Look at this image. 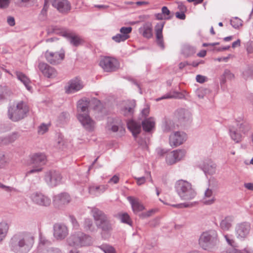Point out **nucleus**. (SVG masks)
Returning <instances> with one entry per match:
<instances>
[{"label": "nucleus", "mask_w": 253, "mask_h": 253, "mask_svg": "<svg viewBox=\"0 0 253 253\" xmlns=\"http://www.w3.org/2000/svg\"><path fill=\"white\" fill-rule=\"evenodd\" d=\"M214 196L212 191H205L204 197L202 200V202L205 205H211L214 201Z\"/></svg>", "instance_id": "obj_34"}, {"label": "nucleus", "mask_w": 253, "mask_h": 253, "mask_svg": "<svg viewBox=\"0 0 253 253\" xmlns=\"http://www.w3.org/2000/svg\"><path fill=\"white\" fill-rule=\"evenodd\" d=\"M9 0H0V8L7 7L9 4Z\"/></svg>", "instance_id": "obj_59"}, {"label": "nucleus", "mask_w": 253, "mask_h": 253, "mask_svg": "<svg viewBox=\"0 0 253 253\" xmlns=\"http://www.w3.org/2000/svg\"><path fill=\"white\" fill-rule=\"evenodd\" d=\"M136 180V183L137 185H140L145 183L146 179L145 177L144 176H142L138 178H135Z\"/></svg>", "instance_id": "obj_63"}, {"label": "nucleus", "mask_w": 253, "mask_h": 253, "mask_svg": "<svg viewBox=\"0 0 253 253\" xmlns=\"http://www.w3.org/2000/svg\"><path fill=\"white\" fill-rule=\"evenodd\" d=\"M186 151L184 149H177L168 154L166 162L169 165H172L182 160L185 156Z\"/></svg>", "instance_id": "obj_14"}, {"label": "nucleus", "mask_w": 253, "mask_h": 253, "mask_svg": "<svg viewBox=\"0 0 253 253\" xmlns=\"http://www.w3.org/2000/svg\"><path fill=\"white\" fill-rule=\"evenodd\" d=\"M7 162V160L4 154L0 151V168L3 167Z\"/></svg>", "instance_id": "obj_55"}, {"label": "nucleus", "mask_w": 253, "mask_h": 253, "mask_svg": "<svg viewBox=\"0 0 253 253\" xmlns=\"http://www.w3.org/2000/svg\"><path fill=\"white\" fill-rule=\"evenodd\" d=\"M178 194L182 199L189 200L193 199L196 194L195 191H178Z\"/></svg>", "instance_id": "obj_36"}, {"label": "nucleus", "mask_w": 253, "mask_h": 253, "mask_svg": "<svg viewBox=\"0 0 253 253\" xmlns=\"http://www.w3.org/2000/svg\"><path fill=\"white\" fill-rule=\"evenodd\" d=\"M234 78V75L231 72V71L228 69H225L224 73L222 76L221 77L220 79V84L221 85L224 84L226 80H231Z\"/></svg>", "instance_id": "obj_40"}, {"label": "nucleus", "mask_w": 253, "mask_h": 253, "mask_svg": "<svg viewBox=\"0 0 253 253\" xmlns=\"http://www.w3.org/2000/svg\"><path fill=\"white\" fill-rule=\"evenodd\" d=\"M9 229L8 225L5 222H0V242L4 239Z\"/></svg>", "instance_id": "obj_39"}, {"label": "nucleus", "mask_w": 253, "mask_h": 253, "mask_svg": "<svg viewBox=\"0 0 253 253\" xmlns=\"http://www.w3.org/2000/svg\"><path fill=\"white\" fill-rule=\"evenodd\" d=\"M15 74L17 79L23 84L27 90L31 91L32 87L31 86V81L30 79L23 73L16 71L15 72Z\"/></svg>", "instance_id": "obj_24"}, {"label": "nucleus", "mask_w": 253, "mask_h": 253, "mask_svg": "<svg viewBox=\"0 0 253 253\" xmlns=\"http://www.w3.org/2000/svg\"><path fill=\"white\" fill-rule=\"evenodd\" d=\"M30 198L34 204L40 206L46 207L49 206L51 204L50 199L40 191L33 192Z\"/></svg>", "instance_id": "obj_8"}, {"label": "nucleus", "mask_w": 253, "mask_h": 253, "mask_svg": "<svg viewBox=\"0 0 253 253\" xmlns=\"http://www.w3.org/2000/svg\"><path fill=\"white\" fill-rule=\"evenodd\" d=\"M35 237L30 232H21L14 234L9 242L11 251L15 253H27L33 246Z\"/></svg>", "instance_id": "obj_1"}, {"label": "nucleus", "mask_w": 253, "mask_h": 253, "mask_svg": "<svg viewBox=\"0 0 253 253\" xmlns=\"http://www.w3.org/2000/svg\"><path fill=\"white\" fill-rule=\"evenodd\" d=\"M91 212L96 226L108 218V216L102 211L96 207H92Z\"/></svg>", "instance_id": "obj_20"}, {"label": "nucleus", "mask_w": 253, "mask_h": 253, "mask_svg": "<svg viewBox=\"0 0 253 253\" xmlns=\"http://www.w3.org/2000/svg\"><path fill=\"white\" fill-rule=\"evenodd\" d=\"M63 36L67 38L70 44L74 46H79L84 42L83 39L74 32L66 31L63 33Z\"/></svg>", "instance_id": "obj_18"}, {"label": "nucleus", "mask_w": 253, "mask_h": 253, "mask_svg": "<svg viewBox=\"0 0 253 253\" xmlns=\"http://www.w3.org/2000/svg\"><path fill=\"white\" fill-rule=\"evenodd\" d=\"M203 170L206 174L212 175L215 173L216 165L211 161L205 163L203 165Z\"/></svg>", "instance_id": "obj_30"}, {"label": "nucleus", "mask_w": 253, "mask_h": 253, "mask_svg": "<svg viewBox=\"0 0 253 253\" xmlns=\"http://www.w3.org/2000/svg\"><path fill=\"white\" fill-rule=\"evenodd\" d=\"M128 129L131 132L132 135L136 140L137 135L141 131V126L133 120H130L127 122Z\"/></svg>", "instance_id": "obj_23"}, {"label": "nucleus", "mask_w": 253, "mask_h": 253, "mask_svg": "<svg viewBox=\"0 0 253 253\" xmlns=\"http://www.w3.org/2000/svg\"><path fill=\"white\" fill-rule=\"evenodd\" d=\"M229 135L231 139L234 140L236 143H239L242 140V135L237 132L236 129L233 126H230Z\"/></svg>", "instance_id": "obj_35"}, {"label": "nucleus", "mask_w": 253, "mask_h": 253, "mask_svg": "<svg viewBox=\"0 0 253 253\" xmlns=\"http://www.w3.org/2000/svg\"><path fill=\"white\" fill-rule=\"evenodd\" d=\"M135 106L136 104L134 101H129L126 106L122 109L121 114L127 117H132L134 113V109Z\"/></svg>", "instance_id": "obj_25"}, {"label": "nucleus", "mask_w": 253, "mask_h": 253, "mask_svg": "<svg viewBox=\"0 0 253 253\" xmlns=\"http://www.w3.org/2000/svg\"><path fill=\"white\" fill-rule=\"evenodd\" d=\"M142 126L145 131L150 132L155 127V122L152 118L145 119L142 122Z\"/></svg>", "instance_id": "obj_33"}, {"label": "nucleus", "mask_w": 253, "mask_h": 253, "mask_svg": "<svg viewBox=\"0 0 253 253\" xmlns=\"http://www.w3.org/2000/svg\"><path fill=\"white\" fill-rule=\"evenodd\" d=\"M62 176L59 171L50 170L46 172L44 180L46 184L50 187H53L61 183Z\"/></svg>", "instance_id": "obj_9"}, {"label": "nucleus", "mask_w": 253, "mask_h": 253, "mask_svg": "<svg viewBox=\"0 0 253 253\" xmlns=\"http://www.w3.org/2000/svg\"><path fill=\"white\" fill-rule=\"evenodd\" d=\"M218 185L217 181L213 178L209 180V187L206 190H212V188H216Z\"/></svg>", "instance_id": "obj_51"}, {"label": "nucleus", "mask_w": 253, "mask_h": 253, "mask_svg": "<svg viewBox=\"0 0 253 253\" xmlns=\"http://www.w3.org/2000/svg\"><path fill=\"white\" fill-rule=\"evenodd\" d=\"M208 91L206 88H199L196 91V94L199 98H203Z\"/></svg>", "instance_id": "obj_52"}, {"label": "nucleus", "mask_w": 253, "mask_h": 253, "mask_svg": "<svg viewBox=\"0 0 253 253\" xmlns=\"http://www.w3.org/2000/svg\"><path fill=\"white\" fill-rule=\"evenodd\" d=\"M119 177L117 175H115L111 178L110 179L108 182L109 183H113L114 184H116L119 182Z\"/></svg>", "instance_id": "obj_62"}, {"label": "nucleus", "mask_w": 253, "mask_h": 253, "mask_svg": "<svg viewBox=\"0 0 253 253\" xmlns=\"http://www.w3.org/2000/svg\"><path fill=\"white\" fill-rule=\"evenodd\" d=\"M139 32L143 37L150 39L152 36V27L150 23H145L139 28Z\"/></svg>", "instance_id": "obj_26"}, {"label": "nucleus", "mask_w": 253, "mask_h": 253, "mask_svg": "<svg viewBox=\"0 0 253 253\" xmlns=\"http://www.w3.org/2000/svg\"><path fill=\"white\" fill-rule=\"evenodd\" d=\"M7 22L8 25L10 26H13L15 25V19L14 17L9 16L7 18Z\"/></svg>", "instance_id": "obj_64"}, {"label": "nucleus", "mask_w": 253, "mask_h": 253, "mask_svg": "<svg viewBox=\"0 0 253 253\" xmlns=\"http://www.w3.org/2000/svg\"><path fill=\"white\" fill-rule=\"evenodd\" d=\"M162 12L165 16H171V18L173 16L170 15V12L167 6H164L162 8Z\"/></svg>", "instance_id": "obj_56"}, {"label": "nucleus", "mask_w": 253, "mask_h": 253, "mask_svg": "<svg viewBox=\"0 0 253 253\" xmlns=\"http://www.w3.org/2000/svg\"><path fill=\"white\" fill-rule=\"evenodd\" d=\"M97 227L101 229L102 232L107 233H110L113 229L112 224L109 220V218L104 221L99 223V224H98Z\"/></svg>", "instance_id": "obj_32"}, {"label": "nucleus", "mask_w": 253, "mask_h": 253, "mask_svg": "<svg viewBox=\"0 0 253 253\" xmlns=\"http://www.w3.org/2000/svg\"><path fill=\"white\" fill-rule=\"evenodd\" d=\"M70 220L72 223V224H73L74 227L75 229H78L79 226V225L76 219L73 216H70Z\"/></svg>", "instance_id": "obj_60"}, {"label": "nucleus", "mask_w": 253, "mask_h": 253, "mask_svg": "<svg viewBox=\"0 0 253 253\" xmlns=\"http://www.w3.org/2000/svg\"><path fill=\"white\" fill-rule=\"evenodd\" d=\"M186 134L183 132L176 131L169 136V144L172 147H177L186 140Z\"/></svg>", "instance_id": "obj_15"}, {"label": "nucleus", "mask_w": 253, "mask_h": 253, "mask_svg": "<svg viewBox=\"0 0 253 253\" xmlns=\"http://www.w3.org/2000/svg\"><path fill=\"white\" fill-rule=\"evenodd\" d=\"M46 163V157L43 153H38L33 155L31 158V164L33 165V169L27 171L26 176L41 171L42 168L41 167Z\"/></svg>", "instance_id": "obj_6"}, {"label": "nucleus", "mask_w": 253, "mask_h": 253, "mask_svg": "<svg viewBox=\"0 0 253 253\" xmlns=\"http://www.w3.org/2000/svg\"><path fill=\"white\" fill-rule=\"evenodd\" d=\"M53 235L57 240H63L68 234L67 227L64 224L56 223L53 226Z\"/></svg>", "instance_id": "obj_17"}, {"label": "nucleus", "mask_w": 253, "mask_h": 253, "mask_svg": "<svg viewBox=\"0 0 253 253\" xmlns=\"http://www.w3.org/2000/svg\"><path fill=\"white\" fill-rule=\"evenodd\" d=\"M19 137L18 132H13L10 135L5 137H0V145H6L13 142Z\"/></svg>", "instance_id": "obj_28"}, {"label": "nucleus", "mask_w": 253, "mask_h": 253, "mask_svg": "<svg viewBox=\"0 0 253 253\" xmlns=\"http://www.w3.org/2000/svg\"><path fill=\"white\" fill-rule=\"evenodd\" d=\"M127 199L129 202L132 211L135 214H137L144 210V206L138 199L131 196L127 197Z\"/></svg>", "instance_id": "obj_22"}, {"label": "nucleus", "mask_w": 253, "mask_h": 253, "mask_svg": "<svg viewBox=\"0 0 253 253\" xmlns=\"http://www.w3.org/2000/svg\"><path fill=\"white\" fill-rule=\"evenodd\" d=\"M84 86L82 81L80 78L76 77L70 80L65 86V92L68 94L74 93L82 89Z\"/></svg>", "instance_id": "obj_10"}, {"label": "nucleus", "mask_w": 253, "mask_h": 253, "mask_svg": "<svg viewBox=\"0 0 253 253\" xmlns=\"http://www.w3.org/2000/svg\"><path fill=\"white\" fill-rule=\"evenodd\" d=\"M71 198L66 192H62L53 198V204L55 208L60 209L70 203Z\"/></svg>", "instance_id": "obj_13"}, {"label": "nucleus", "mask_w": 253, "mask_h": 253, "mask_svg": "<svg viewBox=\"0 0 253 253\" xmlns=\"http://www.w3.org/2000/svg\"><path fill=\"white\" fill-rule=\"evenodd\" d=\"M99 65L103 70L107 72L116 71L120 66L117 59L109 56H106L101 59Z\"/></svg>", "instance_id": "obj_7"}, {"label": "nucleus", "mask_w": 253, "mask_h": 253, "mask_svg": "<svg viewBox=\"0 0 253 253\" xmlns=\"http://www.w3.org/2000/svg\"><path fill=\"white\" fill-rule=\"evenodd\" d=\"M105 253H115L114 249L107 245H102L99 247Z\"/></svg>", "instance_id": "obj_49"}, {"label": "nucleus", "mask_w": 253, "mask_h": 253, "mask_svg": "<svg viewBox=\"0 0 253 253\" xmlns=\"http://www.w3.org/2000/svg\"><path fill=\"white\" fill-rule=\"evenodd\" d=\"M29 112V107L23 101L18 102L15 106H10L8 110V116L13 122H18L26 117Z\"/></svg>", "instance_id": "obj_3"}, {"label": "nucleus", "mask_w": 253, "mask_h": 253, "mask_svg": "<svg viewBox=\"0 0 253 253\" xmlns=\"http://www.w3.org/2000/svg\"><path fill=\"white\" fill-rule=\"evenodd\" d=\"M251 230V224L247 222H243L236 225L235 234L237 238L240 240L246 238Z\"/></svg>", "instance_id": "obj_12"}, {"label": "nucleus", "mask_w": 253, "mask_h": 253, "mask_svg": "<svg viewBox=\"0 0 253 253\" xmlns=\"http://www.w3.org/2000/svg\"><path fill=\"white\" fill-rule=\"evenodd\" d=\"M243 77L245 80L253 78V66L247 67L243 72Z\"/></svg>", "instance_id": "obj_45"}, {"label": "nucleus", "mask_w": 253, "mask_h": 253, "mask_svg": "<svg viewBox=\"0 0 253 253\" xmlns=\"http://www.w3.org/2000/svg\"><path fill=\"white\" fill-rule=\"evenodd\" d=\"M48 130V126L45 124H42L38 128V133L40 134H43Z\"/></svg>", "instance_id": "obj_53"}, {"label": "nucleus", "mask_w": 253, "mask_h": 253, "mask_svg": "<svg viewBox=\"0 0 253 253\" xmlns=\"http://www.w3.org/2000/svg\"><path fill=\"white\" fill-rule=\"evenodd\" d=\"M179 98V99H182L184 98V95L181 92H177V91H173L172 94L171 93H168L167 94H166L164 96H163L161 97L158 98L156 99L157 101H160L162 99H169V98Z\"/></svg>", "instance_id": "obj_38"}, {"label": "nucleus", "mask_w": 253, "mask_h": 253, "mask_svg": "<svg viewBox=\"0 0 253 253\" xmlns=\"http://www.w3.org/2000/svg\"><path fill=\"white\" fill-rule=\"evenodd\" d=\"M84 227L86 231H93L95 227L93 226V222L91 219L86 218L84 220Z\"/></svg>", "instance_id": "obj_44"}, {"label": "nucleus", "mask_w": 253, "mask_h": 253, "mask_svg": "<svg viewBox=\"0 0 253 253\" xmlns=\"http://www.w3.org/2000/svg\"><path fill=\"white\" fill-rule=\"evenodd\" d=\"M183 53L186 56L192 55L196 52V49L194 47L189 45H185L182 48Z\"/></svg>", "instance_id": "obj_41"}, {"label": "nucleus", "mask_w": 253, "mask_h": 253, "mask_svg": "<svg viewBox=\"0 0 253 253\" xmlns=\"http://www.w3.org/2000/svg\"><path fill=\"white\" fill-rule=\"evenodd\" d=\"M230 24L235 29H239L243 25V21L237 17L232 18L230 20Z\"/></svg>", "instance_id": "obj_43"}, {"label": "nucleus", "mask_w": 253, "mask_h": 253, "mask_svg": "<svg viewBox=\"0 0 253 253\" xmlns=\"http://www.w3.org/2000/svg\"><path fill=\"white\" fill-rule=\"evenodd\" d=\"M121 221L124 223L132 226V221L129 215L127 213H123L119 214Z\"/></svg>", "instance_id": "obj_42"}, {"label": "nucleus", "mask_w": 253, "mask_h": 253, "mask_svg": "<svg viewBox=\"0 0 253 253\" xmlns=\"http://www.w3.org/2000/svg\"><path fill=\"white\" fill-rule=\"evenodd\" d=\"M131 31L132 28L131 27H123L120 30V33L123 35L126 36L127 39L129 38V34L131 32Z\"/></svg>", "instance_id": "obj_48"}, {"label": "nucleus", "mask_w": 253, "mask_h": 253, "mask_svg": "<svg viewBox=\"0 0 253 253\" xmlns=\"http://www.w3.org/2000/svg\"><path fill=\"white\" fill-rule=\"evenodd\" d=\"M46 60L51 64L57 65L59 64L65 57L64 50H61L59 52H51L47 50L44 54Z\"/></svg>", "instance_id": "obj_11"}, {"label": "nucleus", "mask_w": 253, "mask_h": 253, "mask_svg": "<svg viewBox=\"0 0 253 253\" xmlns=\"http://www.w3.org/2000/svg\"><path fill=\"white\" fill-rule=\"evenodd\" d=\"M175 188L176 190H192V185L186 180L180 179L175 182Z\"/></svg>", "instance_id": "obj_29"}, {"label": "nucleus", "mask_w": 253, "mask_h": 253, "mask_svg": "<svg viewBox=\"0 0 253 253\" xmlns=\"http://www.w3.org/2000/svg\"><path fill=\"white\" fill-rule=\"evenodd\" d=\"M52 5L60 12L65 13L70 11L71 5L68 0H52Z\"/></svg>", "instance_id": "obj_19"}, {"label": "nucleus", "mask_w": 253, "mask_h": 253, "mask_svg": "<svg viewBox=\"0 0 253 253\" xmlns=\"http://www.w3.org/2000/svg\"><path fill=\"white\" fill-rule=\"evenodd\" d=\"M196 79V81L199 83H203L206 81V77L201 75H197Z\"/></svg>", "instance_id": "obj_61"}, {"label": "nucleus", "mask_w": 253, "mask_h": 253, "mask_svg": "<svg viewBox=\"0 0 253 253\" xmlns=\"http://www.w3.org/2000/svg\"><path fill=\"white\" fill-rule=\"evenodd\" d=\"M233 218L232 216H227L220 222V227L224 231L228 230L232 226Z\"/></svg>", "instance_id": "obj_37"}, {"label": "nucleus", "mask_w": 253, "mask_h": 253, "mask_svg": "<svg viewBox=\"0 0 253 253\" xmlns=\"http://www.w3.org/2000/svg\"><path fill=\"white\" fill-rule=\"evenodd\" d=\"M238 127L239 130L244 134L247 133L250 129V126L247 123H243L240 124Z\"/></svg>", "instance_id": "obj_47"}, {"label": "nucleus", "mask_w": 253, "mask_h": 253, "mask_svg": "<svg viewBox=\"0 0 253 253\" xmlns=\"http://www.w3.org/2000/svg\"><path fill=\"white\" fill-rule=\"evenodd\" d=\"M88 105L89 102L87 100L81 99L78 101L77 118L85 129L91 131L93 130L95 123L87 113Z\"/></svg>", "instance_id": "obj_2"}, {"label": "nucleus", "mask_w": 253, "mask_h": 253, "mask_svg": "<svg viewBox=\"0 0 253 253\" xmlns=\"http://www.w3.org/2000/svg\"><path fill=\"white\" fill-rule=\"evenodd\" d=\"M174 128V126L173 122L171 121H168L166 122L165 126L163 128V130L165 132H169Z\"/></svg>", "instance_id": "obj_50"}, {"label": "nucleus", "mask_w": 253, "mask_h": 253, "mask_svg": "<svg viewBox=\"0 0 253 253\" xmlns=\"http://www.w3.org/2000/svg\"><path fill=\"white\" fill-rule=\"evenodd\" d=\"M112 39L114 41L118 43H119L122 42H125L126 40L127 39V37H126V36L123 35L121 33L118 34L112 37Z\"/></svg>", "instance_id": "obj_46"}, {"label": "nucleus", "mask_w": 253, "mask_h": 253, "mask_svg": "<svg viewBox=\"0 0 253 253\" xmlns=\"http://www.w3.org/2000/svg\"><path fill=\"white\" fill-rule=\"evenodd\" d=\"M219 242L217 234L214 230L204 232L200 236L199 243L205 250L210 251L216 248Z\"/></svg>", "instance_id": "obj_4"}, {"label": "nucleus", "mask_w": 253, "mask_h": 253, "mask_svg": "<svg viewBox=\"0 0 253 253\" xmlns=\"http://www.w3.org/2000/svg\"><path fill=\"white\" fill-rule=\"evenodd\" d=\"M67 242L69 246L79 248L90 245L91 238L83 232H77L71 235Z\"/></svg>", "instance_id": "obj_5"}, {"label": "nucleus", "mask_w": 253, "mask_h": 253, "mask_svg": "<svg viewBox=\"0 0 253 253\" xmlns=\"http://www.w3.org/2000/svg\"><path fill=\"white\" fill-rule=\"evenodd\" d=\"M176 115L178 120L181 122L187 121L190 118V113L184 109L178 110Z\"/></svg>", "instance_id": "obj_31"}, {"label": "nucleus", "mask_w": 253, "mask_h": 253, "mask_svg": "<svg viewBox=\"0 0 253 253\" xmlns=\"http://www.w3.org/2000/svg\"><path fill=\"white\" fill-rule=\"evenodd\" d=\"M38 68L44 76L48 78H54L57 75L55 69L45 63L40 62L38 65Z\"/></svg>", "instance_id": "obj_16"}, {"label": "nucleus", "mask_w": 253, "mask_h": 253, "mask_svg": "<svg viewBox=\"0 0 253 253\" xmlns=\"http://www.w3.org/2000/svg\"><path fill=\"white\" fill-rule=\"evenodd\" d=\"M155 16L158 20H169L171 18V16H165L162 12L155 14Z\"/></svg>", "instance_id": "obj_54"}, {"label": "nucleus", "mask_w": 253, "mask_h": 253, "mask_svg": "<svg viewBox=\"0 0 253 253\" xmlns=\"http://www.w3.org/2000/svg\"><path fill=\"white\" fill-rule=\"evenodd\" d=\"M137 141L139 145L141 146L143 149H147L148 148V146L146 144L145 140H144L142 138H139Z\"/></svg>", "instance_id": "obj_58"}, {"label": "nucleus", "mask_w": 253, "mask_h": 253, "mask_svg": "<svg viewBox=\"0 0 253 253\" xmlns=\"http://www.w3.org/2000/svg\"><path fill=\"white\" fill-rule=\"evenodd\" d=\"M40 253H61V252L58 249L49 248L43 253L42 252Z\"/></svg>", "instance_id": "obj_57"}, {"label": "nucleus", "mask_w": 253, "mask_h": 253, "mask_svg": "<svg viewBox=\"0 0 253 253\" xmlns=\"http://www.w3.org/2000/svg\"><path fill=\"white\" fill-rule=\"evenodd\" d=\"M51 241L48 240L45 237L41 235L37 253L42 252L43 253L46 250L49 249V246L51 245Z\"/></svg>", "instance_id": "obj_27"}, {"label": "nucleus", "mask_w": 253, "mask_h": 253, "mask_svg": "<svg viewBox=\"0 0 253 253\" xmlns=\"http://www.w3.org/2000/svg\"><path fill=\"white\" fill-rule=\"evenodd\" d=\"M165 24V22L158 23L155 27L156 32V42L157 44L162 49H164L165 45L163 36V29Z\"/></svg>", "instance_id": "obj_21"}]
</instances>
